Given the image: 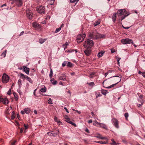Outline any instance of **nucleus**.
<instances>
[{
    "mask_svg": "<svg viewBox=\"0 0 145 145\" xmlns=\"http://www.w3.org/2000/svg\"><path fill=\"white\" fill-rule=\"evenodd\" d=\"M94 45L93 41L89 39H87L84 43L83 46L84 48H91Z\"/></svg>",
    "mask_w": 145,
    "mask_h": 145,
    "instance_id": "obj_1",
    "label": "nucleus"
},
{
    "mask_svg": "<svg viewBox=\"0 0 145 145\" xmlns=\"http://www.w3.org/2000/svg\"><path fill=\"white\" fill-rule=\"evenodd\" d=\"M100 34L97 30H95L92 33H90L89 35V37L92 39H96L99 38Z\"/></svg>",
    "mask_w": 145,
    "mask_h": 145,
    "instance_id": "obj_2",
    "label": "nucleus"
},
{
    "mask_svg": "<svg viewBox=\"0 0 145 145\" xmlns=\"http://www.w3.org/2000/svg\"><path fill=\"white\" fill-rule=\"evenodd\" d=\"M118 77V79H116V78H112V81H115L117 82L115 83V84H112L110 86H108V87H106V88H108V89H110V88H112V87H114L115 85L118 84L119 82H120L121 79L120 77L118 76H112V77ZM111 78H112V77Z\"/></svg>",
    "mask_w": 145,
    "mask_h": 145,
    "instance_id": "obj_3",
    "label": "nucleus"
},
{
    "mask_svg": "<svg viewBox=\"0 0 145 145\" xmlns=\"http://www.w3.org/2000/svg\"><path fill=\"white\" fill-rule=\"evenodd\" d=\"M121 43L123 44H133V41L131 39L129 38L123 39H121Z\"/></svg>",
    "mask_w": 145,
    "mask_h": 145,
    "instance_id": "obj_4",
    "label": "nucleus"
},
{
    "mask_svg": "<svg viewBox=\"0 0 145 145\" xmlns=\"http://www.w3.org/2000/svg\"><path fill=\"white\" fill-rule=\"evenodd\" d=\"M86 35L85 34H80L78 35L77 38V42L79 43L82 41L86 37Z\"/></svg>",
    "mask_w": 145,
    "mask_h": 145,
    "instance_id": "obj_5",
    "label": "nucleus"
},
{
    "mask_svg": "<svg viewBox=\"0 0 145 145\" xmlns=\"http://www.w3.org/2000/svg\"><path fill=\"white\" fill-rule=\"evenodd\" d=\"M37 11L39 13L44 14L45 12V7L43 6H40L37 7Z\"/></svg>",
    "mask_w": 145,
    "mask_h": 145,
    "instance_id": "obj_6",
    "label": "nucleus"
},
{
    "mask_svg": "<svg viewBox=\"0 0 145 145\" xmlns=\"http://www.w3.org/2000/svg\"><path fill=\"white\" fill-rule=\"evenodd\" d=\"M2 80L3 83H6L9 81V76L6 74H4L2 76Z\"/></svg>",
    "mask_w": 145,
    "mask_h": 145,
    "instance_id": "obj_7",
    "label": "nucleus"
},
{
    "mask_svg": "<svg viewBox=\"0 0 145 145\" xmlns=\"http://www.w3.org/2000/svg\"><path fill=\"white\" fill-rule=\"evenodd\" d=\"M20 76L22 78H26L27 80L30 83H32L33 81L31 79L27 76L25 75L24 74L22 73L20 74Z\"/></svg>",
    "mask_w": 145,
    "mask_h": 145,
    "instance_id": "obj_8",
    "label": "nucleus"
},
{
    "mask_svg": "<svg viewBox=\"0 0 145 145\" xmlns=\"http://www.w3.org/2000/svg\"><path fill=\"white\" fill-rule=\"evenodd\" d=\"M1 102H2L5 105H7L9 101L6 98H3L1 96H0V103Z\"/></svg>",
    "mask_w": 145,
    "mask_h": 145,
    "instance_id": "obj_9",
    "label": "nucleus"
},
{
    "mask_svg": "<svg viewBox=\"0 0 145 145\" xmlns=\"http://www.w3.org/2000/svg\"><path fill=\"white\" fill-rule=\"evenodd\" d=\"M112 123L113 125L117 128H119V123L118 122V120L116 118H113L112 120Z\"/></svg>",
    "mask_w": 145,
    "mask_h": 145,
    "instance_id": "obj_10",
    "label": "nucleus"
},
{
    "mask_svg": "<svg viewBox=\"0 0 145 145\" xmlns=\"http://www.w3.org/2000/svg\"><path fill=\"white\" fill-rule=\"evenodd\" d=\"M118 13H119L120 16L122 15H124V14H127V12L125 9H121L118 10Z\"/></svg>",
    "mask_w": 145,
    "mask_h": 145,
    "instance_id": "obj_11",
    "label": "nucleus"
},
{
    "mask_svg": "<svg viewBox=\"0 0 145 145\" xmlns=\"http://www.w3.org/2000/svg\"><path fill=\"white\" fill-rule=\"evenodd\" d=\"M86 49L84 51V53L87 56H89L91 53V48H85Z\"/></svg>",
    "mask_w": 145,
    "mask_h": 145,
    "instance_id": "obj_12",
    "label": "nucleus"
},
{
    "mask_svg": "<svg viewBox=\"0 0 145 145\" xmlns=\"http://www.w3.org/2000/svg\"><path fill=\"white\" fill-rule=\"evenodd\" d=\"M26 14L27 17L29 19H32L33 14L31 11H29V9L26 10Z\"/></svg>",
    "mask_w": 145,
    "mask_h": 145,
    "instance_id": "obj_13",
    "label": "nucleus"
},
{
    "mask_svg": "<svg viewBox=\"0 0 145 145\" xmlns=\"http://www.w3.org/2000/svg\"><path fill=\"white\" fill-rule=\"evenodd\" d=\"M58 78L59 80H65L66 79L65 74L63 73L61 74L59 76Z\"/></svg>",
    "mask_w": 145,
    "mask_h": 145,
    "instance_id": "obj_14",
    "label": "nucleus"
},
{
    "mask_svg": "<svg viewBox=\"0 0 145 145\" xmlns=\"http://www.w3.org/2000/svg\"><path fill=\"white\" fill-rule=\"evenodd\" d=\"M23 67L24 68L23 71L25 72L28 75L29 72V69L25 66H23Z\"/></svg>",
    "mask_w": 145,
    "mask_h": 145,
    "instance_id": "obj_15",
    "label": "nucleus"
},
{
    "mask_svg": "<svg viewBox=\"0 0 145 145\" xmlns=\"http://www.w3.org/2000/svg\"><path fill=\"white\" fill-rule=\"evenodd\" d=\"M32 26L35 28H40V25L36 22H34L32 24Z\"/></svg>",
    "mask_w": 145,
    "mask_h": 145,
    "instance_id": "obj_16",
    "label": "nucleus"
},
{
    "mask_svg": "<svg viewBox=\"0 0 145 145\" xmlns=\"http://www.w3.org/2000/svg\"><path fill=\"white\" fill-rule=\"evenodd\" d=\"M143 95H140L139 97L138 101L141 103V105H143L144 102L143 99Z\"/></svg>",
    "mask_w": 145,
    "mask_h": 145,
    "instance_id": "obj_17",
    "label": "nucleus"
},
{
    "mask_svg": "<svg viewBox=\"0 0 145 145\" xmlns=\"http://www.w3.org/2000/svg\"><path fill=\"white\" fill-rule=\"evenodd\" d=\"M100 127L103 128L104 129H107V127L106 125L105 124H103V123H100Z\"/></svg>",
    "mask_w": 145,
    "mask_h": 145,
    "instance_id": "obj_18",
    "label": "nucleus"
},
{
    "mask_svg": "<svg viewBox=\"0 0 145 145\" xmlns=\"http://www.w3.org/2000/svg\"><path fill=\"white\" fill-rule=\"evenodd\" d=\"M101 92L102 94L104 95H106V94H107V93H108V92L107 91V90H105V89H101Z\"/></svg>",
    "mask_w": 145,
    "mask_h": 145,
    "instance_id": "obj_19",
    "label": "nucleus"
},
{
    "mask_svg": "<svg viewBox=\"0 0 145 145\" xmlns=\"http://www.w3.org/2000/svg\"><path fill=\"white\" fill-rule=\"evenodd\" d=\"M116 17V13H114L113 15L112 16V19L113 22H115Z\"/></svg>",
    "mask_w": 145,
    "mask_h": 145,
    "instance_id": "obj_20",
    "label": "nucleus"
},
{
    "mask_svg": "<svg viewBox=\"0 0 145 145\" xmlns=\"http://www.w3.org/2000/svg\"><path fill=\"white\" fill-rule=\"evenodd\" d=\"M50 82H51L54 85H56L57 83V81L56 80H55L53 78L50 80Z\"/></svg>",
    "mask_w": 145,
    "mask_h": 145,
    "instance_id": "obj_21",
    "label": "nucleus"
},
{
    "mask_svg": "<svg viewBox=\"0 0 145 145\" xmlns=\"http://www.w3.org/2000/svg\"><path fill=\"white\" fill-rule=\"evenodd\" d=\"M7 52V50H5V51L1 54V56L3 57H5L6 56Z\"/></svg>",
    "mask_w": 145,
    "mask_h": 145,
    "instance_id": "obj_22",
    "label": "nucleus"
},
{
    "mask_svg": "<svg viewBox=\"0 0 145 145\" xmlns=\"http://www.w3.org/2000/svg\"><path fill=\"white\" fill-rule=\"evenodd\" d=\"M31 110L29 108H27L24 109V111L25 113L28 114L30 112Z\"/></svg>",
    "mask_w": 145,
    "mask_h": 145,
    "instance_id": "obj_23",
    "label": "nucleus"
},
{
    "mask_svg": "<svg viewBox=\"0 0 145 145\" xmlns=\"http://www.w3.org/2000/svg\"><path fill=\"white\" fill-rule=\"evenodd\" d=\"M18 84L19 86V88H20L22 85V81L21 79H19L18 82Z\"/></svg>",
    "mask_w": 145,
    "mask_h": 145,
    "instance_id": "obj_24",
    "label": "nucleus"
},
{
    "mask_svg": "<svg viewBox=\"0 0 145 145\" xmlns=\"http://www.w3.org/2000/svg\"><path fill=\"white\" fill-rule=\"evenodd\" d=\"M46 39L40 38L39 39V42L40 44H42L46 41Z\"/></svg>",
    "mask_w": 145,
    "mask_h": 145,
    "instance_id": "obj_25",
    "label": "nucleus"
},
{
    "mask_svg": "<svg viewBox=\"0 0 145 145\" xmlns=\"http://www.w3.org/2000/svg\"><path fill=\"white\" fill-rule=\"evenodd\" d=\"M74 51L76 53L77 52V50H74V49L69 50L67 51V52L69 53H72Z\"/></svg>",
    "mask_w": 145,
    "mask_h": 145,
    "instance_id": "obj_26",
    "label": "nucleus"
},
{
    "mask_svg": "<svg viewBox=\"0 0 145 145\" xmlns=\"http://www.w3.org/2000/svg\"><path fill=\"white\" fill-rule=\"evenodd\" d=\"M13 94L15 100L17 101L18 100V96L17 94H16L15 92H14L13 93Z\"/></svg>",
    "mask_w": 145,
    "mask_h": 145,
    "instance_id": "obj_27",
    "label": "nucleus"
},
{
    "mask_svg": "<svg viewBox=\"0 0 145 145\" xmlns=\"http://www.w3.org/2000/svg\"><path fill=\"white\" fill-rule=\"evenodd\" d=\"M40 91L42 92H45L46 91V88L45 86H44V88H42L40 89Z\"/></svg>",
    "mask_w": 145,
    "mask_h": 145,
    "instance_id": "obj_28",
    "label": "nucleus"
},
{
    "mask_svg": "<svg viewBox=\"0 0 145 145\" xmlns=\"http://www.w3.org/2000/svg\"><path fill=\"white\" fill-rule=\"evenodd\" d=\"M129 13H127V14H125V15H123V16L121 17V21L122 20L125 19V18L127 16L129 15Z\"/></svg>",
    "mask_w": 145,
    "mask_h": 145,
    "instance_id": "obj_29",
    "label": "nucleus"
},
{
    "mask_svg": "<svg viewBox=\"0 0 145 145\" xmlns=\"http://www.w3.org/2000/svg\"><path fill=\"white\" fill-rule=\"evenodd\" d=\"M69 45V44L68 42H66L64 44H63L62 46V47L64 48V50H65L66 48H67V46Z\"/></svg>",
    "mask_w": 145,
    "mask_h": 145,
    "instance_id": "obj_30",
    "label": "nucleus"
},
{
    "mask_svg": "<svg viewBox=\"0 0 145 145\" xmlns=\"http://www.w3.org/2000/svg\"><path fill=\"white\" fill-rule=\"evenodd\" d=\"M53 71L52 69H51L49 76L50 78H51L53 75Z\"/></svg>",
    "mask_w": 145,
    "mask_h": 145,
    "instance_id": "obj_31",
    "label": "nucleus"
},
{
    "mask_svg": "<svg viewBox=\"0 0 145 145\" xmlns=\"http://www.w3.org/2000/svg\"><path fill=\"white\" fill-rule=\"evenodd\" d=\"M87 84L91 87H93L94 85V84L93 82H92L89 83L87 82Z\"/></svg>",
    "mask_w": 145,
    "mask_h": 145,
    "instance_id": "obj_32",
    "label": "nucleus"
},
{
    "mask_svg": "<svg viewBox=\"0 0 145 145\" xmlns=\"http://www.w3.org/2000/svg\"><path fill=\"white\" fill-rule=\"evenodd\" d=\"M73 64L70 62H67V66L68 67H71Z\"/></svg>",
    "mask_w": 145,
    "mask_h": 145,
    "instance_id": "obj_33",
    "label": "nucleus"
},
{
    "mask_svg": "<svg viewBox=\"0 0 145 145\" xmlns=\"http://www.w3.org/2000/svg\"><path fill=\"white\" fill-rule=\"evenodd\" d=\"M12 115L11 116V119L13 120L15 118V114L14 112H12Z\"/></svg>",
    "mask_w": 145,
    "mask_h": 145,
    "instance_id": "obj_34",
    "label": "nucleus"
},
{
    "mask_svg": "<svg viewBox=\"0 0 145 145\" xmlns=\"http://www.w3.org/2000/svg\"><path fill=\"white\" fill-rule=\"evenodd\" d=\"M95 73L94 72H92L90 74L89 76V77L91 78H93L94 76Z\"/></svg>",
    "mask_w": 145,
    "mask_h": 145,
    "instance_id": "obj_35",
    "label": "nucleus"
},
{
    "mask_svg": "<svg viewBox=\"0 0 145 145\" xmlns=\"http://www.w3.org/2000/svg\"><path fill=\"white\" fill-rule=\"evenodd\" d=\"M48 103L49 104H52V100L50 98H49L48 101Z\"/></svg>",
    "mask_w": 145,
    "mask_h": 145,
    "instance_id": "obj_36",
    "label": "nucleus"
},
{
    "mask_svg": "<svg viewBox=\"0 0 145 145\" xmlns=\"http://www.w3.org/2000/svg\"><path fill=\"white\" fill-rule=\"evenodd\" d=\"M111 141L112 142V143H111L112 145H116V143L115 141H114V140L112 139L111 140Z\"/></svg>",
    "mask_w": 145,
    "mask_h": 145,
    "instance_id": "obj_37",
    "label": "nucleus"
},
{
    "mask_svg": "<svg viewBox=\"0 0 145 145\" xmlns=\"http://www.w3.org/2000/svg\"><path fill=\"white\" fill-rule=\"evenodd\" d=\"M17 91L19 93L20 95H22V93L21 91L20 88H19L18 89H17Z\"/></svg>",
    "mask_w": 145,
    "mask_h": 145,
    "instance_id": "obj_38",
    "label": "nucleus"
},
{
    "mask_svg": "<svg viewBox=\"0 0 145 145\" xmlns=\"http://www.w3.org/2000/svg\"><path fill=\"white\" fill-rule=\"evenodd\" d=\"M100 24V22H98V21H96L94 24V26H96L97 25L99 24Z\"/></svg>",
    "mask_w": 145,
    "mask_h": 145,
    "instance_id": "obj_39",
    "label": "nucleus"
},
{
    "mask_svg": "<svg viewBox=\"0 0 145 145\" xmlns=\"http://www.w3.org/2000/svg\"><path fill=\"white\" fill-rule=\"evenodd\" d=\"M105 50H102V51H100V57L103 56V54L105 53Z\"/></svg>",
    "mask_w": 145,
    "mask_h": 145,
    "instance_id": "obj_40",
    "label": "nucleus"
},
{
    "mask_svg": "<svg viewBox=\"0 0 145 145\" xmlns=\"http://www.w3.org/2000/svg\"><path fill=\"white\" fill-rule=\"evenodd\" d=\"M65 119L66 120V121L68 123V122L70 121V118L67 116H66L65 117Z\"/></svg>",
    "mask_w": 145,
    "mask_h": 145,
    "instance_id": "obj_41",
    "label": "nucleus"
},
{
    "mask_svg": "<svg viewBox=\"0 0 145 145\" xmlns=\"http://www.w3.org/2000/svg\"><path fill=\"white\" fill-rule=\"evenodd\" d=\"M68 123H69L72 124L75 127H76V124L75 123H73L71 121H70L69 122H68Z\"/></svg>",
    "mask_w": 145,
    "mask_h": 145,
    "instance_id": "obj_42",
    "label": "nucleus"
},
{
    "mask_svg": "<svg viewBox=\"0 0 145 145\" xmlns=\"http://www.w3.org/2000/svg\"><path fill=\"white\" fill-rule=\"evenodd\" d=\"M124 116L125 119H127L129 116L128 113H125L124 114Z\"/></svg>",
    "mask_w": 145,
    "mask_h": 145,
    "instance_id": "obj_43",
    "label": "nucleus"
},
{
    "mask_svg": "<svg viewBox=\"0 0 145 145\" xmlns=\"http://www.w3.org/2000/svg\"><path fill=\"white\" fill-rule=\"evenodd\" d=\"M67 61H65L63 62V63L62 64V66L63 67H64L66 65H67Z\"/></svg>",
    "mask_w": 145,
    "mask_h": 145,
    "instance_id": "obj_44",
    "label": "nucleus"
},
{
    "mask_svg": "<svg viewBox=\"0 0 145 145\" xmlns=\"http://www.w3.org/2000/svg\"><path fill=\"white\" fill-rule=\"evenodd\" d=\"M61 27H59L56 29L55 32L56 33H57L61 29Z\"/></svg>",
    "mask_w": 145,
    "mask_h": 145,
    "instance_id": "obj_45",
    "label": "nucleus"
},
{
    "mask_svg": "<svg viewBox=\"0 0 145 145\" xmlns=\"http://www.w3.org/2000/svg\"><path fill=\"white\" fill-rule=\"evenodd\" d=\"M78 1V0H70V2L71 3H74L75 2H77Z\"/></svg>",
    "mask_w": 145,
    "mask_h": 145,
    "instance_id": "obj_46",
    "label": "nucleus"
},
{
    "mask_svg": "<svg viewBox=\"0 0 145 145\" xmlns=\"http://www.w3.org/2000/svg\"><path fill=\"white\" fill-rule=\"evenodd\" d=\"M100 139H105L106 140L105 141H106V142H107V139L106 137H101L100 135Z\"/></svg>",
    "mask_w": 145,
    "mask_h": 145,
    "instance_id": "obj_47",
    "label": "nucleus"
},
{
    "mask_svg": "<svg viewBox=\"0 0 145 145\" xmlns=\"http://www.w3.org/2000/svg\"><path fill=\"white\" fill-rule=\"evenodd\" d=\"M100 124V123L97 122V121H94L93 123V125H96L97 124Z\"/></svg>",
    "mask_w": 145,
    "mask_h": 145,
    "instance_id": "obj_48",
    "label": "nucleus"
},
{
    "mask_svg": "<svg viewBox=\"0 0 145 145\" xmlns=\"http://www.w3.org/2000/svg\"><path fill=\"white\" fill-rule=\"evenodd\" d=\"M106 143V141H103L102 140H100V144L101 143V144H105V143Z\"/></svg>",
    "mask_w": 145,
    "mask_h": 145,
    "instance_id": "obj_49",
    "label": "nucleus"
},
{
    "mask_svg": "<svg viewBox=\"0 0 145 145\" xmlns=\"http://www.w3.org/2000/svg\"><path fill=\"white\" fill-rule=\"evenodd\" d=\"M51 1V3L50 4L51 5H53L54 3V0H50Z\"/></svg>",
    "mask_w": 145,
    "mask_h": 145,
    "instance_id": "obj_50",
    "label": "nucleus"
},
{
    "mask_svg": "<svg viewBox=\"0 0 145 145\" xmlns=\"http://www.w3.org/2000/svg\"><path fill=\"white\" fill-rule=\"evenodd\" d=\"M7 93L8 95H10L11 94V91L10 89H9L8 91L7 92Z\"/></svg>",
    "mask_w": 145,
    "mask_h": 145,
    "instance_id": "obj_51",
    "label": "nucleus"
},
{
    "mask_svg": "<svg viewBox=\"0 0 145 145\" xmlns=\"http://www.w3.org/2000/svg\"><path fill=\"white\" fill-rule=\"evenodd\" d=\"M105 35H101L100 34V38H104L105 37Z\"/></svg>",
    "mask_w": 145,
    "mask_h": 145,
    "instance_id": "obj_52",
    "label": "nucleus"
},
{
    "mask_svg": "<svg viewBox=\"0 0 145 145\" xmlns=\"http://www.w3.org/2000/svg\"><path fill=\"white\" fill-rule=\"evenodd\" d=\"M24 126L25 129H27L28 127V125H26L25 124H24Z\"/></svg>",
    "mask_w": 145,
    "mask_h": 145,
    "instance_id": "obj_53",
    "label": "nucleus"
},
{
    "mask_svg": "<svg viewBox=\"0 0 145 145\" xmlns=\"http://www.w3.org/2000/svg\"><path fill=\"white\" fill-rule=\"evenodd\" d=\"M121 59V58L120 57H118V58H117V62H118V64H120V61H119L120 59Z\"/></svg>",
    "mask_w": 145,
    "mask_h": 145,
    "instance_id": "obj_54",
    "label": "nucleus"
},
{
    "mask_svg": "<svg viewBox=\"0 0 145 145\" xmlns=\"http://www.w3.org/2000/svg\"><path fill=\"white\" fill-rule=\"evenodd\" d=\"M111 53H112L115 52V50L114 49H113V48H112V49H111Z\"/></svg>",
    "mask_w": 145,
    "mask_h": 145,
    "instance_id": "obj_55",
    "label": "nucleus"
},
{
    "mask_svg": "<svg viewBox=\"0 0 145 145\" xmlns=\"http://www.w3.org/2000/svg\"><path fill=\"white\" fill-rule=\"evenodd\" d=\"M142 75L144 77H145V72H142Z\"/></svg>",
    "mask_w": 145,
    "mask_h": 145,
    "instance_id": "obj_56",
    "label": "nucleus"
},
{
    "mask_svg": "<svg viewBox=\"0 0 145 145\" xmlns=\"http://www.w3.org/2000/svg\"><path fill=\"white\" fill-rule=\"evenodd\" d=\"M64 109L65 110V111H66V112L68 113H69V112L68 111L66 107H64Z\"/></svg>",
    "mask_w": 145,
    "mask_h": 145,
    "instance_id": "obj_57",
    "label": "nucleus"
},
{
    "mask_svg": "<svg viewBox=\"0 0 145 145\" xmlns=\"http://www.w3.org/2000/svg\"><path fill=\"white\" fill-rule=\"evenodd\" d=\"M122 27L123 28H124V29H128V28H129L130 27H124V26H123V25H122Z\"/></svg>",
    "mask_w": 145,
    "mask_h": 145,
    "instance_id": "obj_58",
    "label": "nucleus"
},
{
    "mask_svg": "<svg viewBox=\"0 0 145 145\" xmlns=\"http://www.w3.org/2000/svg\"><path fill=\"white\" fill-rule=\"evenodd\" d=\"M16 141H14L11 143L12 145H14L15 143L16 142Z\"/></svg>",
    "mask_w": 145,
    "mask_h": 145,
    "instance_id": "obj_59",
    "label": "nucleus"
},
{
    "mask_svg": "<svg viewBox=\"0 0 145 145\" xmlns=\"http://www.w3.org/2000/svg\"><path fill=\"white\" fill-rule=\"evenodd\" d=\"M17 117L18 118V119L19 120V119L20 118V116L19 114H17Z\"/></svg>",
    "mask_w": 145,
    "mask_h": 145,
    "instance_id": "obj_60",
    "label": "nucleus"
},
{
    "mask_svg": "<svg viewBox=\"0 0 145 145\" xmlns=\"http://www.w3.org/2000/svg\"><path fill=\"white\" fill-rule=\"evenodd\" d=\"M24 33V31H22V32H21L20 33V34L19 35V36H21Z\"/></svg>",
    "mask_w": 145,
    "mask_h": 145,
    "instance_id": "obj_61",
    "label": "nucleus"
},
{
    "mask_svg": "<svg viewBox=\"0 0 145 145\" xmlns=\"http://www.w3.org/2000/svg\"><path fill=\"white\" fill-rule=\"evenodd\" d=\"M21 113L23 115L24 114H25V112L24 111H21Z\"/></svg>",
    "mask_w": 145,
    "mask_h": 145,
    "instance_id": "obj_62",
    "label": "nucleus"
},
{
    "mask_svg": "<svg viewBox=\"0 0 145 145\" xmlns=\"http://www.w3.org/2000/svg\"><path fill=\"white\" fill-rule=\"evenodd\" d=\"M92 120H89L88 121V123H92Z\"/></svg>",
    "mask_w": 145,
    "mask_h": 145,
    "instance_id": "obj_63",
    "label": "nucleus"
},
{
    "mask_svg": "<svg viewBox=\"0 0 145 145\" xmlns=\"http://www.w3.org/2000/svg\"><path fill=\"white\" fill-rule=\"evenodd\" d=\"M85 131L86 132H87V133H89V131L88 130V129L86 128V130H85Z\"/></svg>",
    "mask_w": 145,
    "mask_h": 145,
    "instance_id": "obj_64",
    "label": "nucleus"
}]
</instances>
